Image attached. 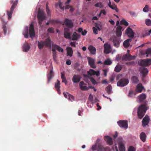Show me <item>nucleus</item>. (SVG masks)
<instances>
[{
	"mask_svg": "<svg viewBox=\"0 0 151 151\" xmlns=\"http://www.w3.org/2000/svg\"><path fill=\"white\" fill-rule=\"evenodd\" d=\"M151 65V59H146L142 60V84L143 83H145L146 81L145 79V77L147 75L148 70V69L143 66H149Z\"/></svg>",
	"mask_w": 151,
	"mask_h": 151,
	"instance_id": "f257e3e1",
	"label": "nucleus"
},
{
	"mask_svg": "<svg viewBox=\"0 0 151 151\" xmlns=\"http://www.w3.org/2000/svg\"><path fill=\"white\" fill-rule=\"evenodd\" d=\"M37 46L39 49H42L44 46L51 47V41L49 38H47L45 41H38Z\"/></svg>",
	"mask_w": 151,
	"mask_h": 151,
	"instance_id": "f03ea898",
	"label": "nucleus"
},
{
	"mask_svg": "<svg viewBox=\"0 0 151 151\" xmlns=\"http://www.w3.org/2000/svg\"><path fill=\"white\" fill-rule=\"evenodd\" d=\"M142 117L144 115L146 111L149 109V107L148 105V102L144 100L146 98V95L145 94L142 93Z\"/></svg>",
	"mask_w": 151,
	"mask_h": 151,
	"instance_id": "7ed1b4c3",
	"label": "nucleus"
},
{
	"mask_svg": "<svg viewBox=\"0 0 151 151\" xmlns=\"http://www.w3.org/2000/svg\"><path fill=\"white\" fill-rule=\"evenodd\" d=\"M37 17L39 21V24L40 27H42V22L43 21L46 19L45 15V12L42 10H40L39 8L38 9Z\"/></svg>",
	"mask_w": 151,
	"mask_h": 151,
	"instance_id": "20e7f679",
	"label": "nucleus"
},
{
	"mask_svg": "<svg viewBox=\"0 0 151 151\" xmlns=\"http://www.w3.org/2000/svg\"><path fill=\"white\" fill-rule=\"evenodd\" d=\"M18 2V0H16V1L14 2L12 0H11V3L12 4V5L10 11H7V14L8 16V19H9L10 20L11 18L12 14Z\"/></svg>",
	"mask_w": 151,
	"mask_h": 151,
	"instance_id": "39448f33",
	"label": "nucleus"
},
{
	"mask_svg": "<svg viewBox=\"0 0 151 151\" xmlns=\"http://www.w3.org/2000/svg\"><path fill=\"white\" fill-rule=\"evenodd\" d=\"M129 81L127 79L123 78L121 79L117 83V85L119 86L124 87L127 85Z\"/></svg>",
	"mask_w": 151,
	"mask_h": 151,
	"instance_id": "423d86ee",
	"label": "nucleus"
},
{
	"mask_svg": "<svg viewBox=\"0 0 151 151\" xmlns=\"http://www.w3.org/2000/svg\"><path fill=\"white\" fill-rule=\"evenodd\" d=\"M119 126L121 128L127 129L128 128V121L127 120H121L117 122Z\"/></svg>",
	"mask_w": 151,
	"mask_h": 151,
	"instance_id": "0eeeda50",
	"label": "nucleus"
},
{
	"mask_svg": "<svg viewBox=\"0 0 151 151\" xmlns=\"http://www.w3.org/2000/svg\"><path fill=\"white\" fill-rule=\"evenodd\" d=\"M104 147L103 146L100 144L98 143V144H95L93 145L91 149L93 151L97 150V151H103Z\"/></svg>",
	"mask_w": 151,
	"mask_h": 151,
	"instance_id": "6e6552de",
	"label": "nucleus"
},
{
	"mask_svg": "<svg viewBox=\"0 0 151 151\" xmlns=\"http://www.w3.org/2000/svg\"><path fill=\"white\" fill-rule=\"evenodd\" d=\"M64 24L69 29L71 28L74 26L72 20L66 18L65 20Z\"/></svg>",
	"mask_w": 151,
	"mask_h": 151,
	"instance_id": "1a4fd4ad",
	"label": "nucleus"
},
{
	"mask_svg": "<svg viewBox=\"0 0 151 151\" xmlns=\"http://www.w3.org/2000/svg\"><path fill=\"white\" fill-rule=\"evenodd\" d=\"M64 36L67 39H70L71 33L70 32V29L68 28H64Z\"/></svg>",
	"mask_w": 151,
	"mask_h": 151,
	"instance_id": "9d476101",
	"label": "nucleus"
},
{
	"mask_svg": "<svg viewBox=\"0 0 151 151\" xmlns=\"http://www.w3.org/2000/svg\"><path fill=\"white\" fill-rule=\"evenodd\" d=\"M135 57V56H132L129 54H127L122 56V60L125 61L130 60L134 59Z\"/></svg>",
	"mask_w": 151,
	"mask_h": 151,
	"instance_id": "9b49d317",
	"label": "nucleus"
},
{
	"mask_svg": "<svg viewBox=\"0 0 151 151\" xmlns=\"http://www.w3.org/2000/svg\"><path fill=\"white\" fill-rule=\"evenodd\" d=\"M104 53L106 54H109L111 51V47L108 43H105L104 45Z\"/></svg>",
	"mask_w": 151,
	"mask_h": 151,
	"instance_id": "f8f14e48",
	"label": "nucleus"
},
{
	"mask_svg": "<svg viewBox=\"0 0 151 151\" xmlns=\"http://www.w3.org/2000/svg\"><path fill=\"white\" fill-rule=\"evenodd\" d=\"M29 33L30 37L32 38L34 37L35 35V32L34 30V28L33 24L32 22L29 27Z\"/></svg>",
	"mask_w": 151,
	"mask_h": 151,
	"instance_id": "ddd939ff",
	"label": "nucleus"
},
{
	"mask_svg": "<svg viewBox=\"0 0 151 151\" xmlns=\"http://www.w3.org/2000/svg\"><path fill=\"white\" fill-rule=\"evenodd\" d=\"M1 20L2 24V28L3 29L4 34L6 35V34L7 31V27L6 26L7 23L5 22L3 18H1Z\"/></svg>",
	"mask_w": 151,
	"mask_h": 151,
	"instance_id": "4468645a",
	"label": "nucleus"
},
{
	"mask_svg": "<svg viewBox=\"0 0 151 151\" xmlns=\"http://www.w3.org/2000/svg\"><path fill=\"white\" fill-rule=\"evenodd\" d=\"M87 59L90 66L92 68H95L96 66L95 64V60L94 59L90 57H88Z\"/></svg>",
	"mask_w": 151,
	"mask_h": 151,
	"instance_id": "2eb2a0df",
	"label": "nucleus"
},
{
	"mask_svg": "<svg viewBox=\"0 0 151 151\" xmlns=\"http://www.w3.org/2000/svg\"><path fill=\"white\" fill-rule=\"evenodd\" d=\"M150 119L149 116L146 115L142 120V126L143 127H145L148 124Z\"/></svg>",
	"mask_w": 151,
	"mask_h": 151,
	"instance_id": "dca6fc26",
	"label": "nucleus"
},
{
	"mask_svg": "<svg viewBox=\"0 0 151 151\" xmlns=\"http://www.w3.org/2000/svg\"><path fill=\"white\" fill-rule=\"evenodd\" d=\"M120 38L116 37H115L113 40V42L114 44V46L116 47H118L119 46L120 44Z\"/></svg>",
	"mask_w": 151,
	"mask_h": 151,
	"instance_id": "f3484780",
	"label": "nucleus"
},
{
	"mask_svg": "<svg viewBox=\"0 0 151 151\" xmlns=\"http://www.w3.org/2000/svg\"><path fill=\"white\" fill-rule=\"evenodd\" d=\"M126 32L129 37H134V32L130 28L128 27L126 29Z\"/></svg>",
	"mask_w": 151,
	"mask_h": 151,
	"instance_id": "a211bd4d",
	"label": "nucleus"
},
{
	"mask_svg": "<svg viewBox=\"0 0 151 151\" xmlns=\"http://www.w3.org/2000/svg\"><path fill=\"white\" fill-rule=\"evenodd\" d=\"M104 139L108 145H111L113 144L112 139L111 137L105 136L104 137Z\"/></svg>",
	"mask_w": 151,
	"mask_h": 151,
	"instance_id": "6ab92c4d",
	"label": "nucleus"
},
{
	"mask_svg": "<svg viewBox=\"0 0 151 151\" xmlns=\"http://www.w3.org/2000/svg\"><path fill=\"white\" fill-rule=\"evenodd\" d=\"M80 88L82 91L88 90V88L86 86V84L83 81H81L79 83Z\"/></svg>",
	"mask_w": 151,
	"mask_h": 151,
	"instance_id": "aec40b11",
	"label": "nucleus"
},
{
	"mask_svg": "<svg viewBox=\"0 0 151 151\" xmlns=\"http://www.w3.org/2000/svg\"><path fill=\"white\" fill-rule=\"evenodd\" d=\"M122 27L120 25L117 26L116 27V34L118 37H120L122 35Z\"/></svg>",
	"mask_w": 151,
	"mask_h": 151,
	"instance_id": "412c9836",
	"label": "nucleus"
},
{
	"mask_svg": "<svg viewBox=\"0 0 151 151\" xmlns=\"http://www.w3.org/2000/svg\"><path fill=\"white\" fill-rule=\"evenodd\" d=\"M88 74L90 76L96 75L97 76H99L100 75L99 72V71L96 72L93 69H90L89 71L88 72Z\"/></svg>",
	"mask_w": 151,
	"mask_h": 151,
	"instance_id": "4be33fe9",
	"label": "nucleus"
},
{
	"mask_svg": "<svg viewBox=\"0 0 151 151\" xmlns=\"http://www.w3.org/2000/svg\"><path fill=\"white\" fill-rule=\"evenodd\" d=\"M80 37V35L79 34H77L76 32H74L73 33L71 40H77Z\"/></svg>",
	"mask_w": 151,
	"mask_h": 151,
	"instance_id": "5701e85b",
	"label": "nucleus"
},
{
	"mask_svg": "<svg viewBox=\"0 0 151 151\" xmlns=\"http://www.w3.org/2000/svg\"><path fill=\"white\" fill-rule=\"evenodd\" d=\"M81 78L79 75H75L73 76L72 81L73 82L76 83L80 81Z\"/></svg>",
	"mask_w": 151,
	"mask_h": 151,
	"instance_id": "b1692460",
	"label": "nucleus"
},
{
	"mask_svg": "<svg viewBox=\"0 0 151 151\" xmlns=\"http://www.w3.org/2000/svg\"><path fill=\"white\" fill-rule=\"evenodd\" d=\"M132 39H128L125 40L123 42V45L124 47L126 48L128 47L129 46V42H131Z\"/></svg>",
	"mask_w": 151,
	"mask_h": 151,
	"instance_id": "393cba45",
	"label": "nucleus"
},
{
	"mask_svg": "<svg viewBox=\"0 0 151 151\" xmlns=\"http://www.w3.org/2000/svg\"><path fill=\"white\" fill-rule=\"evenodd\" d=\"M88 49L91 54L93 55L95 54L96 49L93 46L91 45L89 46L88 47Z\"/></svg>",
	"mask_w": 151,
	"mask_h": 151,
	"instance_id": "a878e982",
	"label": "nucleus"
},
{
	"mask_svg": "<svg viewBox=\"0 0 151 151\" xmlns=\"http://www.w3.org/2000/svg\"><path fill=\"white\" fill-rule=\"evenodd\" d=\"M52 47L55 50H57L60 52H63V49L57 45L56 44H52Z\"/></svg>",
	"mask_w": 151,
	"mask_h": 151,
	"instance_id": "bb28decb",
	"label": "nucleus"
},
{
	"mask_svg": "<svg viewBox=\"0 0 151 151\" xmlns=\"http://www.w3.org/2000/svg\"><path fill=\"white\" fill-rule=\"evenodd\" d=\"M137 113L138 117L142 119V104H141L137 109Z\"/></svg>",
	"mask_w": 151,
	"mask_h": 151,
	"instance_id": "cd10ccee",
	"label": "nucleus"
},
{
	"mask_svg": "<svg viewBox=\"0 0 151 151\" xmlns=\"http://www.w3.org/2000/svg\"><path fill=\"white\" fill-rule=\"evenodd\" d=\"M55 87L57 91L58 92H60V83L59 80H57V82L55 83Z\"/></svg>",
	"mask_w": 151,
	"mask_h": 151,
	"instance_id": "c85d7f7f",
	"label": "nucleus"
},
{
	"mask_svg": "<svg viewBox=\"0 0 151 151\" xmlns=\"http://www.w3.org/2000/svg\"><path fill=\"white\" fill-rule=\"evenodd\" d=\"M67 50V54L68 55L70 56H72L73 54V51L72 49L70 47H67L66 48Z\"/></svg>",
	"mask_w": 151,
	"mask_h": 151,
	"instance_id": "c756f323",
	"label": "nucleus"
},
{
	"mask_svg": "<svg viewBox=\"0 0 151 151\" xmlns=\"http://www.w3.org/2000/svg\"><path fill=\"white\" fill-rule=\"evenodd\" d=\"M112 89V88L110 85H109L105 88L106 91L108 95L111 93Z\"/></svg>",
	"mask_w": 151,
	"mask_h": 151,
	"instance_id": "7c9ffc66",
	"label": "nucleus"
},
{
	"mask_svg": "<svg viewBox=\"0 0 151 151\" xmlns=\"http://www.w3.org/2000/svg\"><path fill=\"white\" fill-rule=\"evenodd\" d=\"M52 57L54 60L55 61H56L57 58V52L55 49L52 47Z\"/></svg>",
	"mask_w": 151,
	"mask_h": 151,
	"instance_id": "2f4dec72",
	"label": "nucleus"
},
{
	"mask_svg": "<svg viewBox=\"0 0 151 151\" xmlns=\"http://www.w3.org/2000/svg\"><path fill=\"white\" fill-rule=\"evenodd\" d=\"M53 76V70H50V73L47 75L48 83H49L50 81Z\"/></svg>",
	"mask_w": 151,
	"mask_h": 151,
	"instance_id": "473e14b6",
	"label": "nucleus"
},
{
	"mask_svg": "<svg viewBox=\"0 0 151 151\" xmlns=\"http://www.w3.org/2000/svg\"><path fill=\"white\" fill-rule=\"evenodd\" d=\"M122 65L117 64L115 67L114 70L116 72H119L122 69Z\"/></svg>",
	"mask_w": 151,
	"mask_h": 151,
	"instance_id": "72a5a7b5",
	"label": "nucleus"
},
{
	"mask_svg": "<svg viewBox=\"0 0 151 151\" xmlns=\"http://www.w3.org/2000/svg\"><path fill=\"white\" fill-rule=\"evenodd\" d=\"M119 149L120 151H125V148L124 144L122 142L119 144Z\"/></svg>",
	"mask_w": 151,
	"mask_h": 151,
	"instance_id": "f704fd0d",
	"label": "nucleus"
},
{
	"mask_svg": "<svg viewBox=\"0 0 151 151\" xmlns=\"http://www.w3.org/2000/svg\"><path fill=\"white\" fill-rule=\"evenodd\" d=\"M136 91L138 93H140L142 92V84L139 83L137 85Z\"/></svg>",
	"mask_w": 151,
	"mask_h": 151,
	"instance_id": "c9c22d12",
	"label": "nucleus"
},
{
	"mask_svg": "<svg viewBox=\"0 0 151 151\" xmlns=\"http://www.w3.org/2000/svg\"><path fill=\"white\" fill-rule=\"evenodd\" d=\"M131 81L133 83H137L138 82L139 80L136 76H133L131 78Z\"/></svg>",
	"mask_w": 151,
	"mask_h": 151,
	"instance_id": "e433bc0d",
	"label": "nucleus"
},
{
	"mask_svg": "<svg viewBox=\"0 0 151 151\" xmlns=\"http://www.w3.org/2000/svg\"><path fill=\"white\" fill-rule=\"evenodd\" d=\"M30 46L28 44H25L24 45L23 50L25 52H27L30 49Z\"/></svg>",
	"mask_w": 151,
	"mask_h": 151,
	"instance_id": "4c0bfd02",
	"label": "nucleus"
},
{
	"mask_svg": "<svg viewBox=\"0 0 151 151\" xmlns=\"http://www.w3.org/2000/svg\"><path fill=\"white\" fill-rule=\"evenodd\" d=\"M112 63V62L111 60L109 59H108L104 61V64L105 65H111Z\"/></svg>",
	"mask_w": 151,
	"mask_h": 151,
	"instance_id": "58836bf2",
	"label": "nucleus"
},
{
	"mask_svg": "<svg viewBox=\"0 0 151 151\" xmlns=\"http://www.w3.org/2000/svg\"><path fill=\"white\" fill-rule=\"evenodd\" d=\"M61 78L62 80V82L64 83L66 85L67 83V82L66 80V78L64 74H63L62 73H61Z\"/></svg>",
	"mask_w": 151,
	"mask_h": 151,
	"instance_id": "ea45409f",
	"label": "nucleus"
},
{
	"mask_svg": "<svg viewBox=\"0 0 151 151\" xmlns=\"http://www.w3.org/2000/svg\"><path fill=\"white\" fill-rule=\"evenodd\" d=\"M120 24H124L125 26H127L129 25L128 23L124 19H123L120 22Z\"/></svg>",
	"mask_w": 151,
	"mask_h": 151,
	"instance_id": "a19ab883",
	"label": "nucleus"
},
{
	"mask_svg": "<svg viewBox=\"0 0 151 151\" xmlns=\"http://www.w3.org/2000/svg\"><path fill=\"white\" fill-rule=\"evenodd\" d=\"M145 22L147 26H151V20L147 19L145 20Z\"/></svg>",
	"mask_w": 151,
	"mask_h": 151,
	"instance_id": "79ce46f5",
	"label": "nucleus"
},
{
	"mask_svg": "<svg viewBox=\"0 0 151 151\" xmlns=\"http://www.w3.org/2000/svg\"><path fill=\"white\" fill-rule=\"evenodd\" d=\"M110 8L112 9L115 10V11L117 12L118 11V10L116 6L114 4V5H112L111 6H110Z\"/></svg>",
	"mask_w": 151,
	"mask_h": 151,
	"instance_id": "37998d69",
	"label": "nucleus"
},
{
	"mask_svg": "<svg viewBox=\"0 0 151 151\" xmlns=\"http://www.w3.org/2000/svg\"><path fill=\"white\" fill-rule=\"evenodd\" d=\"M146 136L144 132H142V142H145L146 140Z\"/></svg>",
	"mask_w": 151,
	"mask_h": 151,
	"instance_id": "c03bdc74",
	"label": "nucleus"
},
{
	"mask_svg": "<svg viewBox=\"0 0 151 151\" xmlns=\"http://www.w3.org/2000/svg\"><path fill=\"white\" fill-rule=\"evenodd\" d=\"M137 101L139 103L142 102V94H140L137 97Z\"/></svg>",
	"mask_w": 151,
	"mask_h": 151,
	"instance_id": "a18cd8bd",
	"label": "nucleus"
},
{
	"mask_svg": "<svg viewBox=\"0 0 151 151\" xmlns=\"http://www.w3.org/2000/svg\"><path fill=\"white\" fill-rule=\"evenodd\" d=\"M48 32L51 33H54V29L52 27H50L47 29Z\"/></svg>",
	"mask_w": 151,
	"mask_h": 151,
	"instance_id": "49530a36",
	"label": "nucleus"
},
{
	"mask_svg": "<svg viewBox=\"0 0 151 151\" xmlns=\"http://www.w3.org/2000/svg\"><path fill=\"white\" fill-rule=\"evenodd\" d=\"M90 80L92 83L93 84H97L98 83V82H97L96 81L92 78H90Z\"/></svg>",
	"mask_w": 151,
	"mask_h": 151,
	"instance_id": "de8ad7c7",
	"label": "nucleus"
},
{
	"mask_svg": "<svg viewBox=\"0 0 151 151\" xmlns=\"http://www.w3.org/2000/svg\"><path fill=\"white\" fill-rule=\"evenodd\" d=\"M78 44L77 42H71L70 43V45L73 47H76V44L77 45Z\"/></svg>",
	"mask_w": 151,
	"mask_h": 151,
	"instance_id": "09e8293b",
	"label": "nucleus"
},
{
	"mask_svg": "<svg viewBox=\"0 0 151 151\" xmlns=\"http://www.w3.org/2000/svg\"><path fill=\"white\" fill-rule=\"evenodd\" d=\"M149 6L147 5H146L145 7L143 9V11L145 12H147L148 10Z\"/></svg>",
	"mask_w": 151,
	"mask_h": 151,
	"instance_id": "8fccbe9b",
	"label": "nucleus"
},
{
	"mask_svg": "<svg viewBox=\"0 0 151 151\" xmlns=\"http://www.w3.org/2000/svg\"><path fill=\"white\" fill-rule=\"evenodd\" d=\"M95 6L96 7L102 8L103 6L102 4L101 3H98L95 4Z\"/></svg>",
	"mask_w": 151,
	"mask_h": 151,
	"instance_id": "3c124183",
	"label": "nucleus"
},
{
	"mask_svg": "<svg viewBox=\"0 0 151 151\" xmlns=\"http://www.w3.org/2000/svg\"><path fill=\"white\" fill-rule=\"evenodd\" d=\"M58 4H59V7L60 8L62 9H64V7H63L62 6L63 5V3L60 1H59L58 2Z\"/></svg>",
	"mask_w": 151,
	"mask_h": 151,
	"instance_id": "603ef678",
	"label": "nucleus"
},
{
	"mask_svg": "<svg viewBox=\"0 0 151 151\" xmlns=\"http://www.w3.org/2000/svg\"><path fill=\"white\" fill-rule=\"evenodd\" d=\"M146 54L147 55V57L148 56V55L150 54L151 55V49L149 48L147 49L146 52Z\"/></svg>",
	"mask_w": 151,
	"mask_h": 151,
	"instance_id": "864d4df0",
	"label": "nucleus"
},
{
	"mask_svg": "<svg viewBox=\"0 0 151 151\" xmlns=\"http://www.w3.org/2000/svg\"><path fill=\"white\" fill-rule=\"evenodd\" d=\"M92 29L93 33L95 34H98L97 29L94 27H93Z\"/></svg>",
	"mask_w": 151,
	"mask_h": 151,
	"instance_id": "5fc2aeb1",
	"label": "nucleus"
},
{
	"mask_svg": "<svg viewBox=\"0 0 151 151\" xmlns=\"http://www.w3.org/2000/svg\"><path fill=\"white\" fill-rule=\"evenodd\" d=\"M69 96L68 97V99L69 100H70L71 101H73L74 100V97L73 96L70 95V94H69Z\"/></svg>",
	"mask_w": 151,
	"mask_h": 151,
	"instance_id": "6e6d98bb",
	"label": "nucleus"
},
{
	"mask_svg": "<svg viewBox=\"0 0 151 151\" xmlns=\"http://www.w3.org/2000/svg\"><path fill=\"white\" fill-rule=\"evenodd\" d=\"M63 94L65 97V98L68 99V97L69 96V95L70 94H69L68 93L64 92L63 93Z\"/></svg>",
	"mask_w": 151,
	"mask_h": 151,
	"instance_id": "4d7b16f0",
	"label": "nucleus"
},
{
	"mask_svg": "<svg viewBox=\"0 0 151 151\" xmlns=\"http://www.w3.org/2000/svg\"><path fill=\"white\" fill-rule=\"evenodd\" d=\"M128 151H135V149L132 146H130L129 147Z\"/></svg>",
	"mask_w": 151,
	"mask_h": 151,
	"instance_id": "13d9d810",
	"label": "nucleus"
},
{
	"mask_svg": "<svg viewBox=\"0 0 151 151\" xmlns=\"http://www.w3.org/2000/svg\"><path fill=\"white\" fill-rule=\"evenodd\" d=\"M103 151H111V149L109 147H104Z\"/></svg>",
	"mask_w": 151,
	"mask_h": 151,
	"instance_id": "bf43d9fd",
	"label": "nucleus"
},
{
	"mask_svg": "<svg viewBox=\"0 0 151 151\" xmlns=\"http://www.w3.org/2000/svg\"><path fill=\"white\" fill-rule=\"evenodd\" d=\"M23 35L24 36V37L25 38H28L29 37V33L28 31H27L26 33L23 34Z\"/></svg>",
	"mask_w": 151,
	"mask_h": 151,
	"instance_id": "052dcab7",
	"label": "nucleus"
},
{
	"mask_svg": "<svg viewBox=\"0 0 151 151\" xmlns=\"http://www.w3.org/2000/svg\"><path fill=\"white\" fill-rule=\"evenodd\" d=\"M104 73V75L105 76H107V73L108 72V70L107 69H104L103 70Z\"/></svg>",
	"mask_w": 151,
	"mask_h": 151,
	"instance_id": "680f3d73",
	"label": "nucleus"
},
{
	"mask_svg": "<svg viewBox=\"0 0 151 151\" xmlns=\"http://www.w3.org/2000/svg\"><path fill=\"white\" fill-rule=\"evenodd\" d=\"M47 14L48 16H50L51 15V12L49 9H47L46 10Z\"/></svg>",
	"mask_w": 151,
	"mask_h": 151,
	"instance_id": "e2e57ef3",
	"label": "nucleus"
},
{
	"mask_svg": "<svg viewBox=\"0 0 151 151\" xmlns=\"http://www.w3.org/2000/svg\"><path fill=\"white\" fill-rule=\"evenodd\" d=\"M134 93V91H129V93L128 94V96L129 97H130L131 96V95L133 94Z\"/></svg>",
	"mask_w": 151,
	"mask_h": 151,
	"instance_id": "0e129e2a",
	"label": "nucleus"
},
{
	"mask_svg": "<svg viewBox=\"0 0 151 151\" xmlns=\"http://www.w3.org/2000/svg\"><path fill=\"white\" fill-rule=\"evenodd\" d=\"M66 64L67 65H70L71 64V61L69 60H67L66 62Z\"/></svg>",
	"mask_w": 151,
	"mask_h": 151,
	"instance_id": "69168bd1",
	"label": "nucleus"
},
{
	"mask_svg": "<svg viewBox=\"0 0 151 151\" xmlns=\"http://www.w3.org/2000/svg\"><path fill=\"white\" fill-rule=\"evenodd\" d=\"M109 22L112 25H114L115 24L114 21L111 19Z\"/></svg>",
	"mask_w": 151,
	"mask_h": 151,
	"instance_id": "338daca9",
	"label": "nucleus"
},
{
	"mask_svg": "<svg viewBox=\"0 0 151 151\" xmlns=\"http://www.w3.org/2000/svg\"><path fill=\"white\" fill-rule=\"evenodd\" d=\"M87 33V31L85 30H84V31H82V32H81V34L82 35H86V34Z\"/></svg>",
	"mask_w": 151,
	"mask_h": 151,
	"instance_id": "774afa93",
	"label": "nucleus"
}]
</instances>
